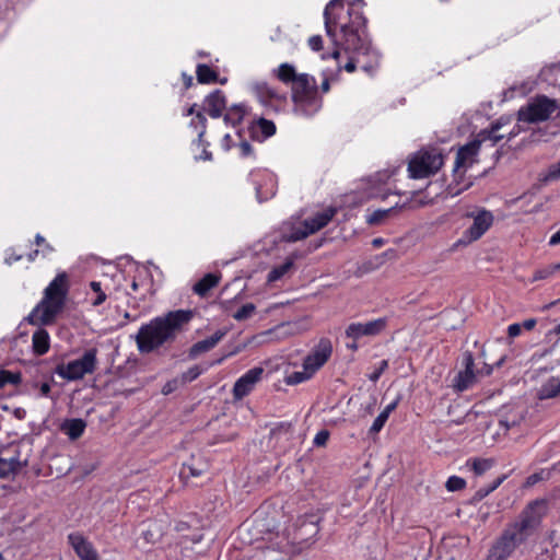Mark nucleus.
<instances>
[{
    "instance_id": "nucleus-43",
    "label": "nucleus",
    "mask_w": 560,
    "mask_h": 560,
    "mask_svg": "<svg viewBox=\"0 0 560 560\" xmlns=\"http://www.w3.org/2000/svg\"><path fill=\"white\" fill-rule=\"evenodd\" d=\"M314 374H311L310 371H305L303 369L302 372H293L289 377H288V383L289 384H299V383H302L308 378H311Z\"/></svg>"
},
{
    "instance_id": "nucleus-42",
    "label": "nucleus",
    "mask_w": 560,
    "mask_h": 560,
    "mask_svg": "<svg viewBox=\"0 0 560 560\" xmlns=\"http://www.w3.org/2000/svg\"><path fill=\"white\" fill-rule=\"evenodd\" d=\"M388 420V416L386 413L382 412L374 419L371 428L370 433H378L385 425L386 421Z\"/></svg>"
},
{
    "instance_id": "nucleus-6",
    "label": "nucleus",
    "mask_w": 560,
    "mask_h": 560,
    "mask_svg": "<svg viewBox=\"0 0 560 560\" xmlns=\"http://www.w3.org/2000/svg\"><path fill=\"white\" fill-rule=\"evenodd\" d=\"M444 155L438 148H423L411 155L408 162V175L412 179L428 178L440 171Z\"/></svg>"
},
{
    "instance_id": "nucleus-51",
    "label": "nucleus",
    "mask_w": 560,
    "mask_h": 560,
    "mask_svg": "<svg viewBox=\"0 0 560 560\" xmlns=\"http://www.w3.org/2000/svg\"><path fill=\"white\" fill-rule=\"evenodd\" d=\"M552 275H553V270H551L550 267H547L545 269L537 270L534 275V279L542 280V279L549 278Z\"/></svg>"
},
{
    "instance_id": "nucleus-33",
    "label": "nucleus",
    "mask_w": 560,
    "mask_h": 560,
    "mask_svg": "<svg viewBox=\"0 0 560 560\" xmlns=\"http://www.w3.org/2000/svg\"><path fill=\"white\" fill-rule=\"evenodd\" d=\"M22 382L21 373H14L8 370L0 371V388H3L8 384L19 385Z\"/></svg>"
},
{
    "instance_id": "nucleus-59",
    "label": "nucleus",
    "mask_w": 560,
    "mask_h": 560,
    "mask_svg": "<svg viewBox=\"0 0 560 560\" xmlns=\"http://www.w3.org/2000/svg\"><path fill=\"white\" fill-rule=\"evenodd\" d=\"M320 89L322 93H327L329 92L330 90V82H329V79L328 78H325L320 84V86L318 88V90Z\"/></svg>"
},
{
    "instance_id": "nucleus-23",
    "label": "nucleus",
    "mask_w": 560,
    "mask_h": 560,
    "mask_svg": "<svg viewBox=\"0 0 560 560\" xmlns=\"http://www.w3.org/2000/svg\"><path fill=\"white\" fill-rule=\"evenodd\" d=\"M196 77H197L198 83H200V84L220 83L223 85L228 82L226 78H223V79L219 78V71L217 68H212L206 63L197 65Z\"/></svg>"
},
{
    "instance_id": "nucleus-4",
    "label": "nucleus",
    "mask_w": 560,
    "mask_h": 560,
    "mask_svg": "<svg viewBox=\"0 0 560 560\" xmlns=\"http://www.w3.org/2000/svg\"><path fill=\"white\" fill-rule=\"evenodd\" d=\"M194 315L191 310H175L141 325L136 335L138 350L151 353L165 343H172L186 329Z\"/></svg>"
},
{
    "instance_id": "nucleus-62",
    "label": "nucleus",
    "mask_w": 560,
    "mask_h": 560,
    "mask_svg": "<svg viewBox=\"0 0 560 560\" xmlns=\"http://www.w3.org/2000/svg\"><path fill=\"white\" fill-rule=\"evenodd\" d=\"M521 131V128L518 125L514 126L513 129L510 131V133L508 135V140H512L513 138H515Z\"/></svg>"
},
{
    "instance_id": "nucleus-29",
    "label": "nucleus",
    "mask_w": 560,
    "mask_h": 560,
    "mask_svg": "<svg viewBox=\"0 0 560 560\" xmlns=\"http://www.w3.org/2000/svg\"><path fill=\"white\" fill-rule=\"evenodd\" d=\"M494 465V460L492 458H480L474 457L469 458L466 462V466L476 475L482 476L489 469H491Z\"/></svg>"
},
{
    "instance_id": "nucleus-24",
    "label": "nucleus",
    "mask_w": 560,
    "mask_h": 560,
    "mask_svg": "<svg viewBox=\"0 0 560 560\" xmlns=\"http://www.w3.org/2000/svg\"><path fill=\"white\" fill-rule=\"evenodd\" d=\"M221 280V275L219 273H206L200 280H198L194 287L192 291L200 298H206L209 292L215 288Z\"/></svg>"
},
{
    "instance_id": "nucleus-35",
    "label": "nucleus",
    "mask_w": 560,
    "mask_h": 560,
    "mask_svg": "<svg viewBox=\"0 0 560 560\" xmlns=\"http://www.w3.org/2000/svg\"><path fill=\"white\" fill-rule=\"evenodd\" d=\"M396 207L397 205L386 210L377 209L373 211L371 214L368 215L366 222L370 225L381 224Z\"/></svg>"
},
{
    "instance_id": "nucleus-40",
    "label": "nucleus",
    "mask_w": 560,
    "mask_h": 560,
    "mask_svg": "<svg viewBox=\"0 0 560 560\" xmlns=\"http://www.w3.org/2000/svg\"><path fill=\"white\" fill-rule=\"evenodd\" d=\"M445 487L448 491H452V492L459 491L466 487V481L462 477L451 476L447 479Z\"/></svg>"
},
{
    "instance_id": "nucleus-52",
    "label": "nucleus",
    "mask_w": 560,
    "mask_h": 560,
    "mask_svg": "<svg viewBox=\"0 0 560 560\" xmlns=\"http://www.w3.org/2000/svg\"><path fill=\"white\" fill-rule=\"evenodd\" d=\"M187 476H191V477H199L201 476L202 471L201 470H198V469H195L194 467L191 466H186L184 465V468H183V471H182V475H186Z\"/></svg>"
},
{
    "instance_id": "nucleus-19",
    "label": "nucleus",
    "mask_w": 560,
    "mask_h": 560,
    "mask_svg": "<svg viewBox=\"0 0 560 560\" xmlns=\"http://www.w3.org/2000/svg\"><path fill=\"white\" fill-rule=\"evenodd\" d=\"M21 452L18 447L13 450V454L4 457L0 454V478H8L11 475H16L26 465L20 459Z\"/></svg>"
},
{
    "instance_id": "nucleus-49",
    "label": "nucleus",
    "mask_w": 560,
    "mask_h": 560,
    "mask_svg": "<svg viewBox=\"0 0 560 560\" xmlns=\"http://www.w3.org/2000/svg\"><path fill=\"white\" fill-rule=\"evenodd\" d=\"M521 332H522V325L520 323L511 324L508 327V336L510 338L518 337L521 335Z\"/></svg>"
},
{
    "instance_id": "nucleus-41",
    "label": "nucleus",
    "mask_w": 560,
    "mask_h": 560,
    "mask_svg": "<svg viewBox=\"0 0 560 560\" xmlns=\"http://www.w3.org/2000/svg\"><path fill=\"white\" fill-rule=\"evenodd\" d=\"M560 179V161L555 163V164H551L545 176H544V180L546 182H555V180H559Z\"/></svg>"
},
{
    "instance_id": "nucleus-37",
    "label": "nucleus",
    "mask_w": 560,
    "mask_h": 560,
    "mask_svg": "<svg viewBox=\"0 0 560 560\" xmlns=\"http://www.w3.org/2000/svg\"><path fill=\"white\" fill-rule=\"evenodd\" d=\"M90 288L96 294L95 299L92 301V305L93 306L102 305L107 299L106 293L102 289V283L100 281H92L90 283Z\"/></svg>"
},
{
    "instance_id": "nucleus-13",
    "label": "nucleus",
    "mask_w": 560,
    "mask_h": 560,
    "mask_svg": "<svg viewBox=\"0 0 560 560\" xmlns=\"http://www.w3.org/2000/svg\"><path fill=\"white\" fill-rule=\"evenodd\" d=\"M386 317L376 318L366 323H351L346 328V337L358 340L361 337H375L381 335L387 327Z\"/></svg>"
},
{
    "instance_id": "nucleus-1",
    "label": "nucleus",
    "mask_w": 560,
    "mask_h": 560,
    "mask_svg": "<svg viewBox=\"0 0 560 560\" xmlns=\"http://www.w3.org/2000/svg\"><path fill=\"white\" fill-rule=\"evenodd\" d=\"M364 2L353 0H330L324 10V24L327 36L335 46L331 57L339 69L353 72L361 69L372 75L380 67L381 55L366 37Z\"/></svg>"
},
{
    "instance_id": "nucleus-60",
    "label": "nucleus",
    "mask_w": 560,
    "mask_h": 560,
    "mask_svg": "<svg viewBox=\"0 0 560 560\" xmlns=\"http://www.w3.org/2000/svg\"><path fill=\"white\" fill-rule=\"evenodd\" d=\"M39 254L42 255V252H40L39 249H37V248H36V249H34V250H31V252L27 254V256H26V257H27V260H28L30 262L35 261V259L38 257V255H39Z\"/></svg>"
},
{
    "instance_id": "nucleus-18",
    "label": "nucleus",
    "mask_w": 560,
    "mask_h": 560,
    "mask_svg": "<svg viewBox=\"0 0 560 560\" xmlns=\"http://www.w3.org/2000/svg\"><path fill=\"white\" fill-rule=\"evenodd\" d=\"M480 147V141L474 139L459 148L455 159V174L459 173L460 168H466L468 164L474 162V158L478 154Z\"/></svg>"
},
{
    "instance_id": "nucleus-54",
    "label": "nucleus",
    "mask_w": 560,
    "mask_h": 560,
    "mask_svg": "<svg viewBox=\"0 0 560 560\" xmlns=\"http://www.w3.org/2000/svg\"><path fill=\"white\" fill-rule=\"evenodd\" d=\"M386 368H387V361L383 360L380 369L377 371L373 372V374L370 376V378L372 381H377Z\"/></svg>"
},
{
    "instance_id": "nucleus-26",
    "label": "nucleus",
    "mask_w": 560,
    "mask_h": 560,
    "mask_svg": "<svg viewBox=\"0 0 560 560\" xmlns=\"http://www.w3.org/2000/svg\"><path fill=\"white\" fill-rule=\"evenodd\" d=\"M277 131V127L272 120L266 119L264 117L255 120L250 127V132L253 136L260 133L262 139H267L272 137Z\"/></svg>"
},
{
    "instance_id": "nucleus-63",
    "label": "nucleus",
    "mask_w": 560,
    "mask_h": 560,
    "mask_svg": "<svg viewBox=\"0 0 560 560\" xmlns=\"http://www.w3.org/2000/svg\"><path fill=\"white\" fill-rule=\"evenodd\" d=\"M385 244V240L382 238V237H376L372 241V245L375 247V248H380L382 247L383 245Z\"/></svg>"
},
{
    "instance_id": "nucleus-12",
    "label": "nucleus",
    "mask_w": 560,
    "mask_h": 560,
    "mask_svg": "<svg viewBox=\"0 0 560 560\" xmlns=\"http://www.w3.org/2000/svg\"><path fill=\"white\" fill-rule=\"evenodd\" d=\"M332 354V343L329 338H320L312 351L303 360V369L315 374Z\"/></svg>"
},
{
    "instance_id": "nucleus-55",
    "label": "nucleus",
    "mask_w": 560,
    "mask_h": 560,
    "mask_svg": "<svg viewBox=\"0 0 560 560\" xmlns=\"http://www.w3.org/2000/svg\"><path fill=\"white\" fill-rule=\"evenodd\" d=\"M182 79H183V83H184V88L185 90H188L194 84V79L190 74H187L186 72H183L182 73Z\"/></svg>"
},
{
    "instance_id": "nucleus-56",
    "label": "nucleus",
    "mask_w": 560,
    "mask_h": 560,
    "mask_svg": "<svg viewBox=\"0 0 560 560\" xmlns=\"http://www.w3.org/2000/svg\"><path fill=\"white\" fill-rule=\"evenodd\" d=\"M522 329L532 330L537 325V320L535 318H528L525 319L523 323H521Z\"/></svg>"
},
{
    "instance_id": "nucleus-47",
    "label": "nucleus",
    "mask_w": 560,
    "mask_h": 560,
    "mask_svg": "<svg viewBox=\"0 0 560 560\" xmlns=\"http://www.w3.org/2000/svg\"><path fill=\"white\" fill-rule=\"evenodd\" d=\"M308 46L314 51L323 49V37L320 35H313L308 38Z\"/></svg>"
},
{
    "instance_id": "nucleus-8",
    "label": "nucleus",
    "mask_w": 560,
    "mask_h": 560,
    "mask_svg": "<svg viewBox=\"0 0 560 560\" xmlns=\"http://www.w3.org/2000/svg\"><path fill=\"white\" fill-rule=\"evenodd\" d=\"M252 91L258 102L266 108L267 113L279 114L284 112L289 97L288 93L270 85L265 81H257L252 84Z\"/></svg>"
},
{
    "instance_id": "nucleus-53",
    "label": "nucleus",
    "mask_w": 560,
    "mask_h": 560,
    "mask_svg": "<svg viewBox=\"0 0 560 560\" xmlns=\"http://www.w3.org/2000/svg\"><path fill=\"white\" fill-rule=\"evenodd\" d=\"M51 392V386L49 382H44L39 385V395L42 397H49Z\"/></svg>"
},
{
    "instance_id": "nucleus-9",
    "label": "nucleus",
    "mask_w": 560,
    "mask_h": 560,
    "mask_svg": "<svg viewBox=\"0 0 560 560\" xmlns=\"http://www.w3.org/2000/svg\"><path fill=\"white\" fill-rule=\"evenodd\" d=\"M556 110V101L546 95H538L527 105L522 106L517 112V120L535 124L550 118Z\"/></svg>"
},
{
    "instance_id": "nucleus-15",
    "label": "nucleus",
    "mask_w": 560,
    "mask_h": 560,
    "mask_svg": "<svg viewBox=\"0 0 560 560\" xmlns=\"http://www.w3.org/2000/svg\"><path fill=\"white\" fill-rule=\"evenodd\" d=\"M265 370L261 366H255L245 372L233 386V396L242 399L249 395L256 384L261 381Z\"/></svg>"
},
{
    "instance_id": "nucleus-10",
    "label": "nucleus",
    "mask_w": 560,
    "mask_h": 560,
    "mask_svg": "<svg viewBox=\"0 0 560 560\" xmlns=\"http://www.w3.org/2000/svg\"><path fill=\"white\" fill-rule=\"evenodd\" d=\"M336 214L337 208L335 207H328L320 212H316L313 217L305 219L301 226L293 229L288 240L298 242L306 238L308 235L327 226Z\"/></svg>"
},
{
    "instance_id": "nucleus-3",
    "label": "nucleus",
    "mask_w": 560,
    "mask_h": 560,
    "mask_svg": "<svg viewBox=\"0 0 560 560\" xmlns=\"http://www.w3.org/2000/svg\"><path fill=\"white\" fill-rule=\"evenodd\" d=\"M546 506L545 499L528 502L518 516L506 524L489 549L487 560H508L521 545L525 544L538 530L546 515Z\"/></svg>"
},
{
    "instance_id": "nucleus-32",
    "label": "nucleus",
    "mask_w": 560,
    "mask_h": 560,
    "mask_svg": "<svg viewBox=\"0 0 560 560\" xmlns=\"http://www.w3.org/2000/svg\"><path fill=\"white\" fill-rule=\"evenodd\" d=\"M292 434V424L288 421H281L275 424L270 429L269 436L270 439H280L281 436H284L285 440H289V438Z\"/></svg>"
},
{
    "instance_id": "nucleus-58",
    "label": "nucleus",
    "mask_w": 560,
    "mask_h": 560,
    "mask_svg": "<svg viewBox=\"0 0 560 560\" xmlns=\"http://www.w3.org/2000/svg\"><path fill=\"white\" fill-rule=\"evenodd\" d=\"M548 244L550 246H556V245L560 244V230L551 235V237L549 238Z\"/></svg>"
},
{
    "instance_id": "nucleus-31",
    "label": "nucleus",
    "mask_w": 560,
    "mask_h": 560,
    "mask_svg": "<svg viewBox=\"0 0 560 560\" xmlns=\"http://www.w3.org/2000/svg\"><path fill=\"white\" fill-rule=\"evenodd\" d=\"M508 478V475L503 474L501 476H499L498 478H495L491 483L487 485V486H483V487H480L476 493H475V498L477 500H482L485 499L486 497H488L491 492H493L494 490H497L503 482L504 480Z\"/></svg>"
},
{
    "instance_id": "nucleus-30",
    "label": "nucleus",
    "mask_w": 560,
    "mask_h": 560,
    "mask_svg": "<svg viewBox=\"0 0 560 560\" xmlns=\"http://www.w3.org/2000/svg\"><path fill=\"white\" fill-rule=\"evenodd\" d=\"M499 130V124H491L489 129H483L478 133L476 140L480 141V145L486 141H491L492 145H494L504 138L503 135L498 133Z\"/></svg>"
},
{
    "instance_id": "nucleus-14",
    "label": "nucleus",
    "mask_w": 560,
    "mask_h": 560,
    "mask_svg": "<svg viewBox=\"0 0 560 560\" xmlns=\"http://www.w3.org/2000/svg\"><path fill=\"white\" fill-rule=\"evenodd\" d=\"M472 218V224L464 232L465 242H474L479 240L493 224V214L491 211L480 209L469 213Z\"/></svg>"
},
{
    "instance_id": "nucleus-27",
    "label": "nucleus",
    "mask_w": 560,
    "mask_h": 560,
    "mask_svg": "<svg viewBox=\"0 0 560 560\" xmlns=\"http://www.w3.org/2000/svg\"><path fill=\"white\" fill-rule=\"evenodd\" d=\"M247 113L244 104H236L225 109L224 121L233 127L240 125Z\"/></svg>"
},
{
    "instance_id": "nucleus-20",
    "label": "nucleus",
    "mask_w": 560,
    "mask_h": 560,
    "mask_svg": "<svg viewBox=\"0 0 560 560\" xmlns=\"http://www.w3.org/2000/svg\"><path fill=\"white\" fill-rule=\"evenodd\" d=\"M205 107L212 118H219L226 109V98L221 90H214L205 98Z\"/></svg>"
},
{
    "instance_id": "nucleus-44",
    "label": "nucleus",
    "mask_w": 560,
    "mask_h": 560,
    "mask_svg": "<svg viewBox=\"0 0 560 560\" xmlns=\"http://www.w3.org/2000/svg\"><path fill=\"white\" fill-rule=\"evenodd\" d=\"M240 154L242 158H254L255 152L252 144L247 141H242L240 143Z\"/></svg>"
},
{
    "instance_id": "nucleus-45",
    "label": "nucleus",
    "mask_w": 560,
    "mask_h": 560,
    "mask_svg": "<svg viewBox=\"0 0 560 560\" xmlns=\"http://www.w3.org/2000/svg\"><path fill=\"white\" fill-rule=\"evenodd\" d=\"M329 439V432L327 430H320L314 438V445L316 446H325Z\"/></svg>"
},
{
    "instance_id": "nucleus-28",
    "label": "nucleus",
    "mask_w": 560,
    "mask_h": 560,
    "mask_svg": "<svg viewBox=\"0 0 560 560\" xmlns=\"http://www.w3.org/2000/svg\"><path fill=\"white\" fill-rule=\"evenodd\" d=\"M560 395V380L550 377L545 384L541 385L537 393L540 400L551 399Z\"/></svg>"
},
{
    "instance_id": "nucleus-46",
    "label": "nucleus",
    "mask_w": 560,
    "mask_h": 560,
    "mask_svg": "<svg viewBox=\"0 0 560 560\" xmlns=\"http://www.w3.org/2000/svg\"><path fill=\"white\" fill-rule=\"evenodd\" d=\"M179 385H182V384H180V381L178 378H174V380L167 381L164 384L163 388H162V393L164 395H168V394L175 392L178 388Z\"/></svg>"
},
{
    "instance_id": "nucleus-2",
    "label": "nucleus",
    "mask_w": 560,
    "mask_h": 560,
    "mask_svg": "<svg viewBox=\"0 0 560 560\" xmlns=\"http://www.w3.org/2000/svg\"><path fill=\"white\" fill-rule=\"evenodd\" d=\"M70 291V280L67 272H59L44 289L42 300L31 311L26 320L30 325L38 326L32 336V349L36 355H44L50 348V336L43 326H50L63 313Z\"/></svg>"
},
{
    "instance_id": "nucleus-22",
    "label": "nucleus",
    "mask_w": 560,
    "mask_h": 560,
    "mask_svg": "<svg viewBox=\"0 0 560 560\" xmlns=\"http://www.w3.org/2000/svg\"><path fill=\"white\" fill-rule=\"evenodd\" d=\"M225 336L224 330H217L211 336L194 343L189 350V357L196 358L197 355L208 352L213 349Z\"/></svg>"
},
{
    "instance_id": "nucleus-57",
    "label": "nucleus",
    "mask_w": 560,
    "mask_h": 560,
    "mask_svg": "<svg viewBox=\"0 0 560 560\" xmlns=\"http://www.w3.org/2000/svg\"><path fill=\"white\" fill-rule=\"evenodd\" d=\"M398 402H399V398L395 399L394 401H392L390 404H388L384 410H382V412L386 413V416L389 417V415L397 408L398 406Z\"/></svg>"
},
{
    "instance_id": "nucleus-25",
    "label": "nucleus",
    "mask_w": 560,
    "mask_h": 560,
    "mask_svg": "<svg viewBox=\"0 0 560 560\" xmlns=\"http://www.w3.org/2000/svg\"><path fill=\"white\" fill-rule=\"evenodd\" d=\"M86 422L80 418L66 419L60 430L72 441L81 438L85 431Z\"/></svg>"
},
{
    "instance_id": "nucleus-7",
    "label": "nucleus",
    "mask_w": 560,
    "mask_h": 560,
    "mask_svg": "<svg viewBox=\"0 0 560 560\" xmlns=\"http://www.w3.org/2000/svg\"><path fill=\"white\" fill-rule=\"evenodd\" d=\"M97 368V349L90 348L84 351L81 358L59 363L55 368V373L66 381H78L86 374H93Z\"/></svg>"
},
{
    "instance_id": "nucleus-48",
    "label": "nucleus",
    "mask_w": 560,
    "mask_h": 560,
    "mask_svg": "<svg viewBox=\"0 0 560 560\" xmlns=\"http://www.w3.org/2000/svg\"><path fill=\"white\" fill-rule=\"evenodd\" d=\"M23 258V254H16L13 248H10L7 252L4 262L9 266L13 265L14 262L20 261Z\"/></svg>"
},
{
    "instance_id": "nucleus-64",
    "label": "nucleus",
    "mask_w": 560,
    "mask_h": 560,
    "mask_svg": "<svg viewBox=\"0 0 560 560\" xmlns=\"http://www.w3.org/2000/svg\"><path fill=\"white\" fill-rule=\"evenodd\" d=\"M198 159H201V160H205V161L211 160L212 159V153L209 152L206 148H203L202 154Z\"/></svg>"
},
{
    "instance_id": "nucleus-50",
    "label": "nucleus",
    "mask_w": 560,
    "mask_h": 560,
    "mask_svg": "<svg viewBox=\"0 0 560 560\" xmlns=\"http://www.w3.org/2000/svg\"><path fill=\"white\" fill-rule=\"evenodd\" d=\"M541 480H544V471L534 472L526 478V486H534Z\"/></svg>"
},
{
    "instance_id": "nucleus-39",
    "label": "nucleus",
    "mask_w": 560,
    "mask_h": 560,
    "mask_svg": "<svg viewBox=\"0 0 560 560\" xmlns=\"http://www.w3.org/2000/svg\"><path fill=\"white\" fill-rule=\"evenodd\" d=\"M34 243L38 247L37 249L42 252V257L44 258L55 250L54 247L40 234L35 235Z\"/></svg>"
},
{
    "instance_id": "nucleus-16",
    "label": "nucleus",
    "mask_w": 560,
    "mask_h": 560,
    "mask_svg": "<svg viewBox=\"0 0 560 560\" xmlns=\"http://www.w3.org/2000/svg\"><path fill=\"white\" fill-rule=\"evenodd\" d=\"M68 542L80 560H100L98 553L83 534L75 532L68 535Z\"/></svg>"
},
{
    "instance_id": "nucleus-5",
    "label": "nucleus",
    "mask_w": 560,
    "mask_h": 560,
    "mask_svg": "<svg viewBox=\"0 0 560 560\" xmlns=\"http://www.w3.org/2000/svg\"><path fill=\"white\" fill-rule=\"evenodd\" d=\"M276 78L291 89L294 112L305 117L315 115L323 106L316 79L308 73H298L295 67L283 62L273 70Z\"/></svg>"
},
{
    "instance_id": "nucleus-38",
    "label": "nucleus",
    "mask_w": 560,
    "mask_h": 560,
    "mask_svg": "<svg viewBox=\"0 0 560 560\" xmlns=\"http://www.w3.org/2000/svg\"><path fill=\"white\" fill-rule=\"evenodd\" d=\"M255 310H256V307H255V305L253 303H246V304L242 305L235 312L233 317L236 320H245V319L249 318L254 314Z\"/></svg>"
},
{
    "instance_id": "nucleus-61",
    "label": "nucleus",
    "mask_w": 560,
    "mask_h": 560,
    "mask_svg": "<svg viewBox=\"0 0 560 560\" xmlns=\"http://www.w3.org/2000/svg\"><path fill=\"white\" fill-rule=\"evenodd\" d=\"M463 191V188H456L452 184L447 187V194L451 196H457Z\"/></svg>"
},
{
    "instance_id": "nucleus-34",
    "label": "nucleus",
    "mask_w": 560,
    "mask_h": 560,
    "mask_svg": "<svg viewBox=\"0 0 560 560\" xmlns=\"http://www.w3.org/2000/svg\"><path fill=\"white\" fill-rule=\"evenodd\" d=\"M293 262L291 260H288L283 262L280 266L275 267L268 275V281L269 282H276L280 280L284 275L289 272V270L292 268Z\"/></svg>"
},
{
    "instance_id": "nucleus-11",
    "label": "nucleus",
    "mask_w": 560,
    "mask_h": 560,
    "mask_svg": "<svg viewBox=\"0 0 560 560\" xmlns=\"http://www.w3.org/2000/svg\"><path fill=\"white\" fill-rule=\"evenodd\" d=\"M258 202L268 201L276 196L278 179L275 173L267 168H255L248 175Z\"/></svg>"
},
{
    "instance_id": "nucleus-17",
    "label": "nucleus",
    "mask_w": 560,
    "mask_h": 560,
    "mask_svg": "<svg viewBox=\"0 0 560 560\" xmlns=\"http://www.w3.org/2000/svg\"><path fill=\"white\" fill-rule=\"evenodd\" d=\"M465 369L459 371L454 378L453 387L456 392L463 393L470 388L476 382L475 362L471 353L464 359Z\"/></svg>"
},
{
    "instance_id": "nucleus-21",
    "label": "nucleus",
    "mask_w": 560,
    "mask_h": 560,
    "mask_svg": "<svg viewBox=\"0 0 560 560\" xmlns=\"http://www.w3.org/2000/svg\"><path fill=\"white\" fill-rule=\"evenodd\" d=\"M197 104H192L183 113L184 116H192L189 126L197 132L198 145L201 144L202 138L207 130V118L201 110L196 112Z\"/></svg>"
},
{
    "instance_id": "nucleus-36",
    "label": "nucleus",
    "mask_w": 560,
    "mask_h": 560,
    "mask_svg": "<svg viewBox=\"0 0 560 560\" xmlns=\"http://www.w3.org/2000/svg\"><path fill=\"white\" fill-rule=\"evenodd\" d=\"M205 371H206V369H202L200 365H197V364L191 366V368H189L186 372H184L180 375V380H179L180 384L184 385V384H187V383H190V382L195 381Z\"/></svg>"
}]
</instances>
